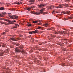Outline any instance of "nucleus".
Wrapping results in <instances>:
<instances>
[{"mask_svg":"<svg viewBox=\"0 0 73 73\" xmlns=\"http://www.w3.org/2000/svg\"><path fill=\"white\" fill-rule=\"evenodd\" d=\"M15 53H17L18 52H21L22 54H24V53H26V52L24 50H20L18 48H16L15 49Z\"/></svg>","mask_w":73,"mask_h":73,"instance_id":"f257e3e1","label":"nucleus"},{"mask_svg":"<svg viewBox=\"0 0 73 73\" xmlns=\"http://www.w3.org/2000/svg\"><path fill=\"white\" fill-rule=\"evenodd\" d=\"M45 11V9L44 8H42L40 10V13L42 15H46V14H48V13L44 12Z\"/></svg>","mask_w":73,"mask_h":73,"instance_id":"f03ea898","label":"nucleus"},{"mask_svg":"<svg viewBox=\"0 0 73 73\" xmlns=\"http://www.w3.org/2000/svg\"><path fill=\"white\" fill-rule=\"evenodd\" d=\"M9 17L12 19H17L18 18V16L16 15H9Z\"/></svg>","mask_w":73,"mask_h":73,"instance_id":"7ed1b4c3","label":"nucleus"},{"mask_svg":"<svg viewBox=\"0 0 73 73\" xmlns=\"http://www.w3.org/2000/svg\"><path fill=\"white\" fill-rule=\"evenodd\" d=\"M45 5H46V4L42 3L40 5H38V7L39 8H43Z\"/></svg>","mask_w":73,"mask_h":73,"instance_id":"20e7f679","label":"nucleus"},{"mask_svg":"<svg viewBox=\"0 0 73 73\" xmlns=\"http://www.w3.org/2000/svg\"><path fill=\"white\" fill-rule=\"evenodd\" d=\"M19 40V38H10L9 39V40H12V41H17Z\"/></svg>","mask_w":73,"mask_h":73,"instance_id":"39448f33","label":"nucleus"},{"mask_svg":"<svg viewBox=\"0 0 73 73\" xmlns=\"http://www.w3.org/2000/svg\"><path fill=\"white\" fill-rule=\"evenodd\" d=\"M2 46V47H4L6 46V45L5 44H3L1 42H0V47Z\"/></svg>","mask_w":73,"mask_h":73,"instance_id":"423d86ee","label":"nucleus"},{"mask_svg":"<svg viewBox=\"0 0 73 73\" xmlns=\"http://www.w3.org/2000/svg\"><path fill=\"white\" fill-rule=\"evenodd\" d=\"M6 14H7L6 13H1V14H0V17H3V15H5Z\"/></svg>","mask_w":73,"mask_h":73,"instance_id":"0eeeda50","label":"nucleus"},{"mask_svg":"<svg viewBox=\"0 0 73 73\" xmlns=\"http://www.w3.org/2000/svg\"><path fill=\"white\" fill-rule=\"evenodd\" d=\"M41 21L39 20H37L36 21H33V23H38V22H40Z\"/></svg>","mask_w":73,"mask_h":73,"instance_id":"6e6552de","label":"nucleus"},{"mask_svg":"<svg viewBox=\"0 0 73 73\" xmlns=\"http://www.w3.org/2000/svg\"><path fill=\"white\" fill-rule=\"evenodd\" d=\"M19 25L17 24H15V26H14L13 27V28H16L17 27H19Z\"/></svg>","mask_w":73,"mask_h":73,"instance_id":"1a4fd4ad","label":"nucleus"},{"mask_svg":"<svg viewBox=\"0 0 73 73\" xmlns=\"http://www.w3.org/2000/svg\"><path fill=\"white\" fill-rule=\"evenodd\" d=\"M56 8H63V6L61 5H59V6H56Z\"/></svg>","mask_w":73,"mask_h":73,"instance_id":"9d476101","label":"nucleus"},{"mask_svg":"<svg viewBox=\"0 0 73 73\" xmlns=\"http://www.w3.org/2000/svg\"><path fill=\"white\" fill-rule=\"evenodd\" d=\"M15 4H18V5H20V4H22V2H15Z\"/></svg>","mask_w":73,"mask_h":73,"instance_id":"9b49d317","label":"nucleus"},{"mask_svg":"<svg viewBox=\"0 0 73 73\" xmlns=\"http://www.w3.org/2000/svg\"><path fill=\"white\" fill-rule=\"evenodd\" d=\"M62 13H64V14H67L68 15H69V13L68 12H62Z\"/></svg>","mask_w":73,"mask_h":73,"instance_id":"f8f14e48","label":"nucleus"},{"mask_svg":"<svg viewBox=\"0 0 73 73\" xmlns=\"http://www.w3.org/2000/svg\"><path fill=\"white\" fill-rule=\"evenodd\" d=\"M60 32L58 31H54V34H58V33H60Z\"/></svg>","mask_w":73,"mask_h":73,"instance_id":"ddd939ff","label":"nucleus"},{"mask_svg":"<svg viewBox=\"0 0 73 73\" xmlns=\"http://www.w3.org/2000/svg\"><path fill=\"white\" fill-rule=\"evenodd\" d=\"M65 33L64 31H60V35H64L65 34Z\"/></svg>","mask_w":73,"mask_h":73,"instance_id":"4468645a","label":"nucleus"},{"mask_svg":"<svg viewBox=\"0 0 73 73\" xmlns=\"http://www.w3.org/2000/svg\"><path fill=\"white\" fill-rule=\"evenodd\" d=\"M48 31H50V30H52V29H55V28L54 27H52L50 29H47Z\"/></svg>","mask_w":73,"mask_h":73,"instance_id":"2eb2a0df","label":"nucleus"},{"mask_svg":"<svg viewBox=\"0 0 73 73\" xmlns=\"http://www.w3.org/2000/svg\"><path fill=\"white\" fill-rule=\"evenodd\" d=\"M4 53V52H0V56H3V54Z\"/></svg>","mask_w":73,"mask_h":73,"instance_id":"dca6fc26","label":"nucleus"},{"mask_svg":"<svg viewBox=\"0 0 73 73\" xmlns=\"http://www.w3.org/2000/svg\"><path fill=\"white\" fill-rule=\"evenodd\" d=\"M32 32L34 33H38V31L35 30V31H32Z\"/></svg>","mask_w":73,"mask_h":73,"instance_id":"f3484780","label":"nucleus"},{"mask_svg":"<svg viewBox=\"0 0 73 73\" xmlns=\"http://www.w3.org/2000/svg\"><path fill=\"white\" fill-rule=\"evenodd\" d=\"M44 27H48V26L49 25V24L48 23H45L44 24Z\"/></svg>","mask_w":73,"mask_h":73,"instance_id":"a211bd4d","label":"nucleus"},{"mask_svg":"<svg viewBox=\"0 0 73 73\" xmlns=\"http://www.w3.org/2000/svg\"><path fill=\"white\" fill-rule=\"evenodd\" d=\"M54 8V6L53 5L51 6L48 7V9H52Z\"/></svg>","mask_w":73,"mask_h":73,"instance_id":"6ab92c4d","label":"nucleus"},{"mask_svg":"<svg viewBox=\"0 0 73 73\" xmlns=\"http://www.w3.org/2000/svg\"><path fill=\"white\" fill-rule=\"evenodd\" d=\"M73 17V15H71L68 18V19H72Z\"/></svg>","mask_w":73,"mask_h":73,"instance_id":"aec40b11","label":"nucleus"},{"mask_svg":"<svg viewBox=\"0 0 73 73\" xmlns=\"http://www.w3.org/2000/svg\"><path fill=\"white\" fill-rule=\"evenodd\" d=\"M26 9L28 10V11H31V8L27 7L26 8Z\"/></svg>","mask_w":73,"mask_h":73,"instance_id":"412c9836","label":"nucleus"},{"mask_svg":"<svg viewBox=\"0 0 73 73\" xmlns=\"http://www.w3.org/2000/svg\"><path fill=\"white\" fill-rule=\"evenodd\" d=\"M0 23L1 24H6V23H7V22H3L1 21V22H0Z\"/></svg>","mask_w":73,"mask_h":73,"instance_id":"4be33fe9","label":"nucleus"},{"mask_svg":"<svg viewBox=\"0 0 73 73\" xmlns=\"http://www.w3.org/2000/svg\"><path fill=\"white\" fill-rule=\"evenodd\" d=\"M33 14H35V15H40V13H37V12L34 13Z\"/></svg>","mask_w":73,"mask_h":73,"instance_id":"5701e85b","label":"nucleus"},{"mask_svg":"<svg viewBox=\"0 0 73 73\" xmlns=\"http://www.w3.org/2000/svg\"><path fill=\"white\" fill-rule=\"evenodd\" d=\"M6 35V33H5V32L2 33L1 34V35H3V36H4V35Z\"/></svg>","mask_w":73,"mask_h":73,"instance_id":"b1692460","label":"nucleus"},{"mask_svg":"<svg viewBox=\"0 0 73 73\" xmlns=\"http://www.w3.org/2000/svg\"><path fill=\"white\" fill-rule=\"evenodd\" d=\"M64 7H68V6H69V5L68 4H65L64 5Z\"/></svg>","mask_w":73,"mask_h":73,"instance_id":"393cba45","label":"nucleus"},{"mask_svg":"<svg viewBox=\"0 0 73 73\" xmlns=\"http://www.w3.org/2000/svg\"><path fill=\"white\" fill-rule=\"evenodd\" d=\"M9 23L10 24H13V22L12 21H10L9 22Z\"/></svg>","mask_w":73,"mask_h":73,"instance_id":"a878e982","label":"nucleus"},{"mask_svg":"<svg viewBox=\"0 0 73 73\" xmlns=\"http://www.w3.org/2000/svg\"><path fill=\"white\" fill-rule=\"evenodd\" d=\"M51 37H54V38L56 37V35H51Z\"/></svg>","mask_w":73,"mask_h":73,"instance_id":"bb28decb","label":"nucleus"},{"mask_svg":"<svg viewBox=\"0 0 73 73\" xmlns=\"http://www.w3.org/2000/svg\"><path fill=\"white\" fill-rule=\"evenodd\" d=\"M35 1V0H31L29 1V2L30 3H32Z\"/></svg>","mask_w":73,"mask_h":73,"instance_id":"cd10ccee","label":"nucleus"},{"mask_svg":"<svg viewBox=\"0 0 73 73\" xmlns=\"http://www.w3.org/2000/svg\"><path fill=\"white\" fill-rule=\"evenodd\" d=\"M4 7H1L0 8V11H1V10H4Z\"/></svg>","mask_w":73,"mask_h":73,"instance_id":"c85d7f7f","label":"nucleus"},{"mask_svg":"<svg viewBox=\"0 0 73 73\" xmlns=\"http://www.w3.org/2000/svg\"><path fill=\"white\" fill-rule=\"evenodd\" d=\"M27 25L28 27H30V26H31V24L29 23H28L27 24Z\"/></svg>","mask_w":73,"mask_h":73,"instance_id":"c756f323","label":"nucleus"},{"mask_svg":"<svg viewBox=\"0 0 73 73\" xmlns=\"http://www.w3.org/2000/svg\"><path fill=\"white\" fill-rule=\"evenodd\" d=\"M42 42H40L39 43V45H42Z\"/></svg>","mask_w":73,"mask_h":73,"instance_id":"7c9ffc66","label":"nucleus"},{"mask_svg":"<svg viewBox=\"0 0 73 73\" xmlns=\"http://www.w3.org/2000/svg\"><path fill=\"white\" fill-rule=\"evenodd\" d=\"M55 12H55V11H54V10H53L52 12V14H54V13H55Z\"/></svg>","mask_w":73,"mask_h":73,"instance_id":"2f4dec72","label":"nucleus"},{"mask_svg":"<svg viewBox=\"0 0 73 73\" xmlns=\"http://www.w3.org/2000/svg\"><path fill=\"white\" fill-rule=\"evenodd\" d=\"M35 6H32L31 7V8H33V9L34 8H35Z\"/></svg>","mask_w":73,"mask_h":73,"instance_id":"473e14b6","label":"nucleus"},{"mask_svg":"<svg viewBox=\"0 0 73 73\" xmlns=\"http://www.w3.org/2000/svg\"><path fill=\"white\" fill-rule=\"evenodd\" d=\"M19 48L21 49H23V46H20Z\"/></svg>","mask_w":73,"mask_h":73,"instance_id":"72a5a7b5","label":"nucleus"},{"mask_svg":"<svg viewBox=\"0 0 73 73\" xmlns=\"http://www.w3.org/2000/svg\"><path fill=\"white\" fill-rule=\"evenodd\" d=\"M63 20H64V21H66V20H68V19H66V18H64L63 19Z\"/></svg>","mask_w":73,"mask_h":73,"instance_id":"f704fd0d","label":"nucleus"},{"mask_svg":"<svg viewBox=\"0 0 73 73\" xmlns=\"http://www.w3.org/2000/svg\"><path fill=\"white\" fill-rule=\"evenodd\" d=\"M12 21H13V24L14 22L15 23H16V21L15 20Z\"/></svg>","mask_w":73,"mask_h":73,"instance_id":"c9c22d12","label":"nucleus"},{"mask_svg":"<svg viewBox=\"0 0 73 73\" xmlns=\"http://www.w3.org/2000/svg\"><path fill=\"white\" fill-rule=\"evenodd\" d=\"M41 28V27H38L37 28V29H40Z\"/></svg>","mask_w":73,"mask_h":73,"instance_id":"e433bc0d","label":"nucleus"},{"mask_svg":"<svg viewBox=\"0 0 73 73\" xmlns=\"http://www.w3.org/2000/svg\"><path fill=\"white\" fill-rule=\"evenodd\" d=\"M72 64H72V63H70L69 64L70 65H71V66H73V65H72Z\"/></svg>","mask_w":73,"mask_h":73,"instance_id":"4c0bfd02","label":"nucleus"},{"mask_svg":"<svg viewBox=\"0 0 73 73\" xmlns=\"http://www.w3.org/2000/svg\"><path fill=\"white\" fill-rule=\"evenodd\" d=\"M20 43H18L17 44V45H18V46L20 45Z\"/></svg>","mask_w":73,"mask_h":73,"instance_id":"58836bf2","label":"nucleus"},{"mask_svg":"<svg viewBox=\"0 0 73 73\" xmlns=\"http://www.w3.org/2000/svg\"><path fill=\"white\" fill-rule=\"evenodd\" d=\"M38 24L39 25H42V23H38Z\"/></svg>","mask_w":73,"mask_h":73,"instance_id":"ea45409f","label":"nucleus"},{"mask_svg":"<svg viewBox=\"0 0 73 73\" xmlns=\"http://www.w3.org/2000/svg\"><path fill=\"white\" fill-rule=\"evenodd\" d=\"M16 56H17V58H19V57H20V56H19V55H17Z\"/></svg>","mask_w":73,"mask_h":73,"instance_id":"a19ab883","label":"nucleus"},{"mask_svg":"<svg viewBox=\"0 0 73 73\" xmlns=\"http://www.w3.org/2000/svg\"><path fill=\"white\" fill-rule=\"evenodd\" d=\"M29 34H31V35H32V34H33V33H32L31 32H29Z\"/></svg>","mask_w":73,"mask_h":73,"instance_id":"79ce46f5","label":"nucleus"},{"mask_svg":"<svg viewBox=\"0 0 73 73\" xmlns=\"http://www.w3.org/2000/svg\"><path fill=\"white\" fill-rule=\"evenodd\" d=\"M42 50V48H39V50Z\"/></svg>","mask_w":73,"mask_h":73,"instance_id":"37998d69","label":"nucleus"},{"mask_svg":"<svg viewBox=\"0 0 73 73\" xmlns=\"http://www.w3.org/2000/svg\"><path fill=\"white\" fill-rule=\"evenodd\" d=\"M5 21H9V20L6 19L5 20Z\"/></svg>","mask_w":73,"mask_h":73,"instance_id":"c03bdc74","label":"nucleus"},{"mask_svg":"<svg viewBox=\"0 0 73 73\" xmlns=\"http://www.w3.org/2000/svg\"><path fill=\"white\" fill-rule=\"evenodd\" d=\"M7 52H6L7 53H8V52H9V51H8V50H6Z\"/></svg>","mask_w":73,"mask_h":73,"instance_id":"a18cd8bd","label":"nucleus"},{"mask_svg":"<svg viewBox=\"0 0 73 73\" xmlns=\"http://www.w3.org/2000/svg\"><path fill=\"white\" fill-rule=\"evenodd\" d=\"M68 40L66 39H64V41H67Z\"/></svg>","mask_w":73,"mask_h":73,"instance_id":"49530a36","label":"nucleus"},{"mask_svg":"<svg viewBox=\"0 0 73 73\" xmlns=\"http://www.w3.org/2000/svg\"><path fill=\"white\" fill-rule=\"evenodd\" d=\"M10 11H14V9H11L10 10Z\"/></svg>","mask_w":73,"mask_h":73,"instance_id":"de8ad7c7","label":"nucleus"},{"mask_svg":"<svg viewBox=\"0 0 73 73\" xmlns=\"http://www.w3.org/2000/svg\"><path fill=\"white\" fill-rule=\"evenodd\" d=\"M65 43H66V44H68V42H65Z\"/></svg>","mask_w":73,"mask_h":73,"instance_id":"09e8293b","label":"nucleus"},{"mask_svg":"<svg viewBox=\"0 0 73 73\" xmlns=\"http://www.w3.org/2000/svg\"><path fill=\"white\" fill-rule=\"evenodd\" d=\"M36 49H38V47L36 46Z\"/></svg>","mask_w":73,"mask_h":73,"instance_id":"8fccbe9b","label":"nucleus"},{"mask_svg":"<svg viewBox=\"0 0 73 73\" xmlns=\"http://www.w3.org/2000/svg\"><path fill=\"white\" fill-rule=\"evenodd\" d=\"M59 16H61L62 15V14H59Z\"/></svg>","mask_w":73,"mask_h":73,"instance_id":"3c124183","label":"nucleus"},{"mask_svg":"<svg viewBox=\"0 0 73 73\" xmlns=\"http://www.w3.org/2000/svg\"><path fill=\"white\" fill-rule=\"evenodd\" d=\"M5 38L4 37H2V39H4Z\"/></svg>","mask_w":73,"mask_h":73,"instance_id":"603ef678","label":"nucleus"},{"mask_svg":"<svg viewBox=\"0 0 73 73\" xmlns=\"http://www.w3.org/2000/svg\"><path fill=\"white\" fill-rule=\"evenodd\" d=\"M10 48H13V47L12 46H10Z\"/></svg>","mask_w":73,"mask_h":73,"instance_id":"864d4df0","label":"nucleus"},{"mask_svg":"<svg viewBox=\"0 0 73 73\" xmlns=\"http://www.w3.org/2000/svg\"><path fill=\"white\" fill-rule=\"evenodd\" d=\"M42 0H38V1H42Z\"/></svg>","mask_w":73,"mask_h":73,"instance_id":"5fc2aeb1","label":"nucleus"},{"mask_svg":"<svg viewBox=\"0 0 73 73\" xmlns=\"http://www.w3.org/2000/svg\"><path fill=\"white\" fill-rule=\"evenodd\" d=\"M43 43H46V42H43Z\"/></svg>","mask_w":73,"mask_h":73,"instance_id":"6e6d98bb","label":"nucleus"},{"mask_svg":"<svg viewBox=\"0 0 73 73\" xmlns=\"http://www.w3.org/2000/svg\"><path fill=\"white\" fill-rule=\"evenodd\" d=\"M8 15H11V13H8Z\"/></svg>","mask_w":73,"mask_h":73,"instance_id":"4d7b16f0","label":"nucleus"},{"mask_svg":"<svg viewBox=\"0 0 73 73\" xmlns=\"http://www.w3.org/2000/svg\"><path fill=\"white\" fill-rule=\"evenodd\" d=\"M5 32H8V31H7V30H5Z\"/></svg>","mask_w":73,"mask_h":73,"instance_id":"13d9d810","label":"nucleus"},{"mask_svg":"<svg viewBox=\"0 0 73 73\" xmlns=\"http://www.w3.org/2000/svg\"><path fill=\"white\" fill-rule=\"evenodd\" d=\"M64 66H65V64H63Z\"/></svg>","mask_w":73,"mask_h":73,"instance_id":"bf43d9fd","label":"nucleus"},{"mask_svg":"<svg viewBox=\"0 0 73 73\" xmlns=\"http://www.w3.org/2000/svg\"><path fill=\"white\" fill-rule=\"evenodd\" d=\"M6 4H7V5H8V4H8V3H6Z\"/></svg>","mask_w":73,"mask_h":73,"instance_id":"052dcab7","label":"nucleus"},{"mask_svg":"<svg viewBox=\"0 0 73 73\" xmlns=\"http://www.w3.org/2000/svg\"><path fill=\"white\" fill-rule=\"evenodd\" d=\"M22 36H23V35H21V37H22Z\"/></svg>","mask_w":73,"mask_h":73,"instance_id":"680f3d73","label":"nucleus"},{"mask_svg":"<svg viewBox=\"0 0 73 73\" xmlns=\"http://www.w3.org/2000/svg\"><path fill=\"white\" fill-rule=\"evenodd\" d=\"M72 22L73 23V20H72Z\"/></svg>","mask_w":73,"mask_h":73,"instance_id":"e2e57ef3","label":"nucleus"},{"mask_svg":"<svg viewBox=\"0 0 73 73\" xmlns=\"http://www.w3.org/2000/svg\"><path fill=\"white\" fill-rule=\"evenodd\" d=\"M36 41L37 42L38 41V40H36Z\"/></svg>","mask_w":73,"mask_h":73,"instance_id":"0e129e2a","label":"nucleus"},{"mask_svg":"<svg viewBox=\"0 0 73 73\" xmlns=\"http://www.w3.org/2000/svg\"><path fill=\"white\" fill-rule=\"evenodd\" d=\"M32 36L31 35H30V37H31Z\"/></svg>","mask_w":73,"mask_h":73,"instance_id":"69168bd1","label":"nucleus"},{"mask_svg":"<svg viewBox=\"0 0 73 73\" xmlns=\"http://www.w3.org/2000/svg\"><path fill=\"white\" fill-rule=\"evenodd\" d=\"M0 20H1V19H0Z\"/></svg>","mask_w":73,"mask_h":73,"instance_id":"338daca9","label":"nucleus"},{"mask_svg":"<svg viewBox=\"0 0 73 73\" xmlns=\"http://www.w3.org/2000/svg\"><path fill=\"white\" fill-rule=\"evenodd\" d=\"M1 51H2V50H1Z\"/></svg>","mask_w":73,"mask_h":73,"instance_id":"774afa93","label":"nucleus"}]
</instances>
